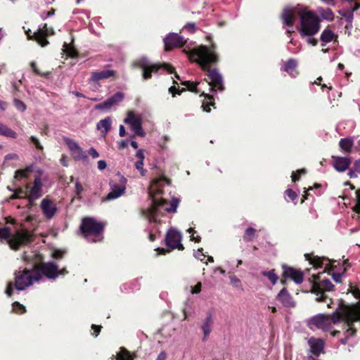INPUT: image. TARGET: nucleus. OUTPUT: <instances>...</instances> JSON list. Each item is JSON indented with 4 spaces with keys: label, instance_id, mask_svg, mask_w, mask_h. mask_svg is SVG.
Listing matches in <instances>:
<instances>
[{
    "label": "nucleus",
    "instance_id": "40",
    "mask_svg": "<svg viewBox=\"0 0 360 360\" xmlns=\"http://www.w3.org/2000/svg\"><path fill=\"white\" fill-rule=\"evenodd\" d=\"M117 360H134L129 352L124 347H121L120 352L116 355Z\"/></svg>",
    "mask_w": 360,
    "mask_h": 360
},
{
    "label": "nucleus",
    "instance_id": "43",
    "mask_svg": "<svg viewBox=\"0 0 360 360\" xmlns=\"http://www.w3.org/2000/svg\"><path fill=\"white\" fill-rule=\"evenodd\" d=\"M307 174V169L304 168L297 169L296 172H293L291 175L292 181L295 183L300 179L302 175Z\"/></svg>",
    "mask_w": 360,
    "mask_h": 360
},
{
    "label": "nucleus",
    "instance_id": "38",
    "mask_svg": "<svg viewBox=\"0 0 360 360\" xmlns=\"http://www.w3.org/2000/svg\"><path fill=\"white\" fill-rule=\"evenodd\" d=\"M111 119L110 117H108L103 120H100L97 124V129H104V131L105 133H107L111 127Z\"/></svg>",
    "mask_w": 360,
    "mask_h": 360
},
{
    "label": "nucleus",
    "instance_id": "26",
    "mask_svg": "<svg viewBox=\"0 0 360 360\" xmlns=\"http://www.w3.org/2000/svg\"><path fill=\"white\" fill-rule=\"evenodd\" d=\"M277 299L282 303L285 307H295V302L292 300V296L288 292L286 288H282L277 295Z\"/></svg>",
    "mask_w": 360,
    "mask_h": 360
},
{
    "label": "nucleus",
    "instance_id": "50",
    "mask_svg": "<svg viewBox=\"0 0 360 360\" xmlns=\"http://www.w3.org/2000/svg\"><path fill=\"white\" fill-rule=\"evenodd\" d=\"M30 140L35 146V147L37 150H43V146L41 145V143L37 138L32 136H30Z\"/></svg>",
    "mask_w": 360,
    "mask_h": 360
},
{
    "label": "nucleus",
    "instance_id": "2",
    "mask_svg": "<svg viewBox=\"0 0 360 360\" xmlns=\"http://www.w3.org/2000/svg\"><path fill=\"white\" fill-rule=\"evenodd\" d=\"M175 77L179 81L180 84L186 86L187 89L181 88L179 89L178 82L174 80V83L178 84L173 85L170 86L168 90H199L198 86H200V89L204 87L205 85L209 86V90H224V80L221 75L218 72L217 69L208 70V79L209 82H195L191 81H183L179 76L175 74Z\"/></svg>",
    "mask_w": 360,
    "mask_h": 360
},
{
    "label": "nucleus",
    "instance_id": "7",
    "mask_svg": "<svg viewBox=\"0 0 360 360\" xmlns=\"http://www.w3.org/2000/svg\"><path fill=\"white\" fill-rule=\"evenodd\" d=\"M41 278V274L38 269L24 268L15 272L14 287L18 290H23L27 287L32 285L34 281H39Z\"/></svg>",
    "mask_w": 360,
    "mask_h": 360
},
{
    "label": "nucleus",
    "instance_id": "27",
    "mask_svg": "<svg viewBox=\"0 0 360 360\" xmlns=\"http://www.w3.org/2000/svg\"><path fill=\"white\" fill-rule=\"evenodd\" d=\"M41 188L42 183L41 178L39 176H36L34 180L33 186L30 189V193L28 195L30 196L31 200H37L41 196Z\"/></svg>",
    "mask_w": 360,
    "mask_h": 360
},
{
    "label": "nucleus",
    "instance_id": "33",
    "mask_svg": "<svg viewBox=\"0 0 360 360\" xmlns=\"http://www.w3.org/2000/svg\"><path fill=\"white\" fill-rule=\"evenodd\" d=\"M354 145V141L350 138L341 139L339 141L340 148L347 153L352 151V148Z\"/></svg>",
    "mask_w": 360,
    "mask_h": 360
},
{
    "label": "nucleus",
    "instance_id": "22",
    "mask_svg": "<svg viewBox=\"0 0 360 360\" xmlns=\"http://www.w3.org/2000/svg\"><path fill=\"white\" fill-rule=\"evenodd\" d=\"M123 98L124 94L120 91H117L115 94L108 98L105 101L96 105V108L99 110L110 109L113 105L120 103L123 99Z\"/></svg>",
    "mask_w": 360,
    "mask_h": 360
},
{
    "label": "nucleus",
    "instance_id": "19",
    "mask_svg": "<svg viewBox=\"0 0 360 360\" xmlns=\"http://www.w3.org/2000/svg\"><path fill=\"white\" fill-rule=\"evenodd\" d=\"M186 42V40L176 33H169L165 39V49L169 51L173 48L183 46Z\"/></svg>",
    "mask_w": 360,
    "mask_h": 360
},
{
    "label": "nucleus",
    "instance_id": "47",
    "mask_svg": "<svg viewBox=\"0 0 360 360\" xmlns=\"http://www.w3.org/2000/svg\"><path fill=\"white\" fill-rule=\"evenodd\" d=\"M13 103L15 107L20 111L24 112L26 110V105L18 98H14Z\"/></svg>",
    "mask_w": 360,
    "mask_h": 360
},
{
    "label": "nucleus",
    "instance_id": "18",
    "mask_svg": "<svg viewBox=\"0 0 360 360\" xmlns=\"http://www.w3.org/2000/svg\"><path fill=\"white\" fill-rule=\"evenodd\" d=\"M124 123L130 125L131 130L135 133V135L143 137L146 133L142 129V122L139 117L136 116L133 112H129L127 117L124 120Z\"/></svg>",
    "mask_w": 360,
    "mask_h": 360
},
{
    "label": "nucleus",
    "instance_id": "29",
    "mask_svg": "<svg viewBox=\"0 0 360 360\" xmlns=\"http://www.w3.org/2000/svg\"><path fill=\"white\" fill-rule=\"evenodd\" d=\"M309 344L311 347V352L313 354L319 356L324 349V342L321 339H310Z\"/></svg>",
    "mask_w": 360,
    "mask_h": 360
},
{
    "label": "nucleus",
    "instance_id": "60",
    "mask_svg": "<svg viewBox=\"0 0 360 360\" xmlns=\"http://www.w3.org/2000/svg\"><path fill=\"white\" fill-rule=\"evenodd\" d=\"M106 167H107V163L105 160H101L98 162V169L103 170L106 168Z\"/></svg>",
    "mask_w": 360,
    "mask_h": 360
},
{
    "label": "nucleus",
    "instance_id": "24",
    "mask_svg": "<svg viewBox=\"0 0 360 360\" xmlns=\"http://www.w3.org/2000/svg\"><path fill=\"white\" fill-rule=\"evenodd\" d=\"M332 158L333 160V165L334 168L340 172L347 170L351 164V160L348 158L332 156Z\"/></svg>",
    "mask_w": 360,
    "mask_h": 360
},
{
    "label": "nucleus",
    "instance_id": "42",
    "mask_svg": "<svg viewBox=\"0 0 360 360\" xmlns=\"http://www.w3.org/2000/svg\"><path fill=\"white\" fill-rule=\"evenodd\" d=\"M63 51L66 53L67 56L72 58H75L77 55V51L73 48L70 46V45L68 44L66 42H65L63 44Z\"/></svg>",
    "mask_w": 360,
    "mask_h": 360
},
{
    "label": "nucleus",
    "instance_id": "31",
    "mask_svg": "<svg viewBox=\"0 0 360 360\" xmlns=\"http://www.w3.org/2000/svg\"><path fill=\"white\" fill-rule=\"evenodd\" d=\"M200 96H204V100L202 103V110L207 112L211 111L210 106H213L215 108L214 98L212 96L205 94V91H202Z\"/></svg>",
    "mask_w": 360,
    "mask_h": 360
},
{
    "label": "nucleus",
    "instance_id": "46",
    "mask_svg": "<svg viewBox=\"0 0 360 360\" xmlns=\"http://www.w3.org/2000/svg\"><path fill=\"white\" fill-rule=\"evenodd\" d=\"M229 278L231 281V283L234 288L243 290L242 283L239 278H238L236 276H231Z\"/></svg>",
    "mask_w": 360,
    "mask_h": 360
},
{
    "label": "nucleus",
    "instance_id": "35",
    "mask_svg": "<svg viewBox=\"0 0 360 360\" xmlns=\"http://www.w3.org/2000/svg\"><path fill=\"white\" fill-rule=\"evenodd\" d=\"M0 135L12 139H16L18 136L15 131L2 123H0Z\"/></svg>",
    "mask_w": 360,
    "mask_h": 360
},
{
    "label": "nucleus",
    "instance_id": "10",
    "mask_svg": "<svg viewBox=\"0 0 360 360\" xmlns=\"http://www.w3.org/2000/svg\"><path fill=\"white\" fill-rule=\"evenodd\" d=\"M79 230L85 238L92 236L95 238L102 235L104 230V224L98 221L91 217H85L82 219Z\"/></svg>",
    "mask_w": 360,
    "mask_h": 360
},
{
    "label": "nucleus",
    "instance_id": "49",
    "mask_svg": "<svg viewBox=\"0 0 360 360\" xmlns=\"http://www.w3.org/2000/svg\"><path fill=\"white\" fill-rule=\"evenodd\" d=\"M135 167L139 170L142 176H145L146 170L143 169V161L138 160L135 163Z\"/></svg>",
    "mask_w": 360,
    "mask_h": 360
},
{
    "label": "nucleus",
    "instance_id": "28",
    "mask_svg": "<svg viewBox=\"0 0 360 360\" xmlns=\"http://www.w3.org/2000/svg\"><path fill=\"white\" fill-rule=\"evenodd\" d=\"M297 61L294 58L288 59L281 68V70L286 72L291 77H295L297 75Z\"/></svg>",
    "mask_w": 360,
    "mask_h": 360
},
{
    "label": "nucleus",
    "instance_id": "17",
    "mask_svg": "<svg viewBox=\"0 0 360 360\" xmlns=\"http://www.w3.org/2000/svg\"><path fill=\"white\" fill-rule=\"evenodd\" d=\"M282 278L285 279L290 278L297 284H300L303 282L304 274L301 270L296 269L285 264L282 265Z\"/></svg>",
    "mask_w": 360,
    "mask_h": 360
},
{
    "label": "nucleus",
    "instance_id": "23",
    "mask_svg": "<svg viewBox=\"0 0 360 360\" xmlns=\"http://www.w3.org/2000/svg\"><path fill=\"white\" fill-rule=\"evenodd\" d=\"M334 285L328 279H323L319 282L313 283L312 292L319 295V293L324 292L325 291H333Z\"/></svg>",
    "mask_w": 360,
    "mask_h": 360
},
{
    "label": "nucleus",
    "instance_id": "56",
    "mask_svg": "<svg viewBox=\"0 0 360 360\" xmlns=\"http://www.w3.org/2000/svg\"><path fill=\"white\" fill-rule=\"evenodd\" d=\"M75 191L76 194L79 198H81L80 195L82 192L83 191V187L82 185L79 182L77 181L75 184Z\"/></svg>",
    "mask_w": 360,
    "mask_h": 360
},
{
    "label": "nucleus",
    "instance_id": "14",
    "mask_svg": "<svg viewBox=\"0 0 360 360\" xmlns=\"http://www.w3.org/2000/svg\"><path fill=\"white\" fill-rule=\"evenodd\" d=\"M31 31L29 30L27 32H26V34L27 35V37L29 39H34L36 40L39 44H40L41 46H45L48 44V41L46 39V36L49 34H53L54 33V31L52 28L50 30L48 29L47 25L44 24L42 27H40L39 29L37 32H34L33 35H31Z\"/></svg>",
    "mask_w": 360,
    "mask_h": 360
},
{
    "label": "nucleus",
    "instance_id": "32",
    "mask_svg": "<svg viewBox=\"0 0 360 360\" xmlns=\"http://www.w3.org/2000/svg\"><path fill=\"white\" fill-rule=\"evenodd\" d=\"M33 172L32 165L27 166L26 168L23 169H18L15 172L14 178L17 180H20L21 179H27L30 174Z\"/></svg>",
    "mask_w": 360,
    "mask_h": 360
},
{
    "label": "nucleus",
    "instance_id": "16",
    "mask_svg": "<svg viewBox=\"0 0 360 360\" xmlns=\"http://www.w3.org/2000/svg\"><path fill=\"white\" fill-rule=\"evenodd\" d=\"M63 141L71 152L72 158L75 160H86L87 155L82 148L72 139L64 137Z\"/></svg>",
    "mask_w": 360,
    "mask_h": 360
},
{
    "label": "nucleus",
    "instance_id": "12",
    "mask_svg": "<svg viewBox=\"0 0 360 360\" xmlns=\"http://www.w3.org/2000/svg\"><path fill=\"white\" fill-rule=\"evenodd\" d=\"M181 239L182 234L181 232L174 228H170L165 235V245L172 250L177 249L179 250H184V247L181 243Z\"/></svg>",
    "mask_w": 360,
    "mask_h": 360
},
{
    "label": "nucleus",
    "instance_id": "36",
    "mask_svg": "<svg viewBox=\"0 0 360 360\" xmlns=\"http://www.w3.org/2000/svg\"><path fill=\"white\" fill-rule=\"evenodd\" d=\"M339 13L344 17L347 22V25H346V27H352V20L354 18V13L352 11H351L349 8H344L340 11H339Z\"/></svg>",
    "mask_w": 360,
    "mask_h": 360
},
{
    "label": "nucleus",
    "instance_id": "20",
    "mask_svg": "<svg viewBox=\"0 0 360 360\" xmlns=\"http://www.w3.org/2000/svg\"><path fill=\"white\" fill-rule=\"evenodd\" d=\"M165 182H167V181L165 177L156 179L153 182L148 192L152 201H154L155 199L160 200L161 198H163L162 195L164 193L163 186Z\"/></svg>",
    "mask_w": 360,
    "mask_h": 360
},
{
    "label": "nucleus",
    "instance_id": "45",
    "mask_svg": "<svg viewBox=\"0 0 360 360\" xmlns=\"http://www.w3.org/2000/svg\"><path fill=\"white\" fill-rule=\"evenodd\" d=\"M321 16L323 17V18L326 20H331L333 19L334 15L333 11L330 8H326L323 9L321 12Z\"/></svg>",
    "mask_w": 360,
    "mask_h": 360
},
{
    "label": "nucleus",
    "instance_id": "3",
    "mask_svg": "<svg viewBox=\"0 0 360 360\" xmlns=\"http://www.w3.org/2000/svg\"><path fill=\"white\" fill-rule=\"evenodd\" d=\"M339 309L340 310V322L343 321L345 337L349 338L356 335L354 323L360 321V304H346L342 300H340Z\"/></svg>",
    "mask_w": 360,
    "mask_h": 360
},
{
    "label": "nucleus",
    "instance_id": "55",
    "mask_svg": "<svg viewBox=\"0 0 360 360\" xmlns=\"http://www.w3.org/2000/svg\"><path fill=\"white\" fill-rule=\"evenodd\" d=\"M319 279H320V274H314V275H312L311 278H310L309 279V281L311 285V292L313 290V283H314L315 282H319Z\"/></svg>",
    "mask_w": 360,
    "mask_h": 360
},
{
    "label": "nucleus",
    "instance_id": "21",
    "mask_svg": "<svg viewBox=\"0 0 360 360\" xmlns=\"http://www.w3.org/2000/svg\"><path fill=\"white\" fill-rule=\"evenodd\" d=\"M42 213L47 219H52L58 211L56 205L48 198H44L40 204Z\"/></svg>",
    "mask_w": 360,
    "mask_h": 360
},
{
    "label": "nucleus",
    "instance_id": "57",
    "mask_svg": "<svg viewBox=\"0 0 360 360\" xmlns=\"http://www.w3.org/2000/svg\"><path fill=\"white\" fill-rule=\"evenodd\" d=\"M13 285L14 284L12 282H9L7 285L6 293L9 297H11L13 295Z\"/></svg>",
    "mask_w": 360,
    "mask_h": 360
},
{
    "label": "nucleus",
    "instance_id": "9",
    "mask_svg": "<svg viewBox=\"0 0 360 360\" xmlns=\"http://www.w3.org/2000/svg\"><path fill=\"white\" fill-rule=\"evenodd\" d=\"M215 46L212 45L210 48L201 46L194 50L191 58L198 62L203 69H207L210 64L217 61V56L214 52Z\"/></svg>",
    "mask_w": 360,
    "mask_h": 360
},
{
    "label": "nucleus",
    "instance_id": "51",
    "mask_svg": "<svg viewBox=\"0 0 360 360\" xmlns=\"http://www.w3.org/2000/svg\"><path fill=\"white\" fill-rule=\"evenodd\" d=\"M65 254V252L62 250H55L53 252L52 257L56 259H62L63 255Z\"/></svg>",
    "mask_w": 360,
    "mask_h": 360
},
{
    "label": "nucleus",
    "instance_id": "54",
    "mask_svg": "<svg viewBox=\"0 0 360 360\" xmlns=\"http://www.w3.org/2000/svg\"><path fill=\"white\" fill-rule=\"evenodd\" d=\"M201 288H202V283H201V282H198L194 287L192 288L191 292L192 294H198L201 291Z\"/></svg>",
    "mask_w": 360,
    "mask_h": 360
},
{
    "label": "nucleus",
    "instance_id": "61",
    "mask_svg": "<svg viewBox=\"0 0 360 360\" xmlns=\"http://www.w3.org/2000/svg\"><path fill=\"white\" fill-rule=\"evenodd\" d=\"M320 296L316 298V301L319 302H326V300L328 299V297L322 293H319Z\"/></svg>",
    "mask_w": 360,
    "mask_h": 360
},
{
    "label": "nucleus",
    "instance_id": "44",
    "mask_svg": "<svg viewBox=\"0 0 360 360\" xmlns=\"http://www.w3.org/2000/svg\"><path fill=\"white\" fill-rule=\"evenodd\" d=\"M356 204L353 207L352 210L356 213L360 214V188L356 190Z\"/></svg>",
    "mask_w": 360,
    "mask_h": 360
},
{
    "label": "nucleus",
    "instance_id": "48",
    "mask_svg": "<svg viewBox=\"0 0 360 360\" xmlns=\"http://www.w3.org/2000/svg\"><path fill=\"white\" fill-rule=\"evenodd\" d=\"M285 194L292 201H294L297 198V193L295 191H294L293 190H292L291 188H288L287 190H285Z\"/></svg>",
    "mask_w": 360,
    "mask_h": 360
},
{
    "label": "nucleus",
    "instance_id": "63",
    "mask_svg": "<svg viewBox=\"0 0 360 360\" xmlns=\"http://www.w3.org/2000/svg\"><path fill=\"white\" fill-rule=\"evenodd\" d=\"M54 12H55L54 9H51V11H49L48 12L43 13L41 14L42 19L44 20L48 17L52 16L54 14Z\"/></svg>",
    "mask_w": 360,
    "mask_h": 360
},
{
    "label": "nucleus",
    "instance_id": "13",
    "mask_svg": "<svg viewBox=\"0 0 360 360\" xmlns=\"http://www.w3.org/2000/svg\"><path fill=\"white\" fill-rule=\"evenodd\" d=\"M304 258L316 269L321 268L325 262H329L328 264H326L325 270L323 273L328 272L330 274V272L333 271L335 268V265L330 264L331 261L329 259L324 257H319L317 255H314L312 252L304 254Z\"/></svg>",
    "mask_w": 360,
    "mask_h": 360
},
{
    "label": "nucleus",
    "instance_id": "52",
    "mask_svg": "<svg viewBox=\"0 0 360 360\" xmlns=\"http://www.w3.org/2000/svg\"><path fill=\"white\" fill-rule=\"evenodd\" d=\"M184 30H186L191 33H193L195 31V25L193 22H188L184 27Z\"/></svg>",
    "mask_w": 360,
    "mask_h": 360
},
{
    "label": "nucleus",
    "instance_id": "25",
    "mask_svg": "<svg viewBox=\"0 0 360 360\" xmlns=\"http://www.w3.org/2000/svg\"><path fill=\"white\" fill-rule=\"evenodd\" d=\"M213 324L214 320L212 317V314L210 311H208L207 313L206 318L203 320L201 326V329L203 332V341H205L207 340L210 333L212 332Z\"/></svg>",
    "mask_w": 360,
    "mask_h": 360
},
{
    "label": "nucleus",
    "instance_id": "64",
    "mask_svg": "<svg viewBox=\"0 0 360 360\" xmlns=\"http://www.w3.org/2000/svg\"><path fill=\"white\" fill-rule=\"evenodd\" d=\"M353 167L356 172L360 173V160H356Z\"/></svg>",
    "mask_w": 360,
    "mask_h": 360
},
{
    "label": "nucleus",
    "instance_id": "41",
    "mask_svg": "<svg viewBox=\"0 0 360 360\" xmlns=\"http://www.w3.org/2000/svg\"><path fill=\"white\" fill-rule=\"evenodd\" d=\"M12 311L18 314H23L26 312V309L25 307L20 302H14L12 304Z\"/></svg>",
    "mask_w": 360,
    "mask_h": 360
},
{
    "label": "nucleus",
    "instance_id": "15",
    "mask_svg": "<svg viewBox=\"0 0 360 360\" xmlns=\"http://www.w3.org/2000/svg\"><path fill=\"white\" fill-rule=\"evenodd\" d=\"M39 270L41 276L44 275L49 279H55L58 276V266L55 262L41 263L34 266Z\"/></svg>",
    "mask_w": 360,
    "mask_h": 360
},
{
    "label": "nucleus",
    "instance_id": "8",
    "mask_svg": "<svg viewBox=\"0 0 360 360\" xmlns=\"http://www.w3.org/2000/svg\"><path fill=\"white\" fill-rule=\"evenodd\" d=\"M341 316L338 307L331 315L319 314L310 318L308 320V326L311 328L315 326L316 328L328 330L332 328V325L340 322Z\"/></svg>",
    "mask_w": 360,
    "mask_h": 360
},
{
    "label": "nucleus",
    "instance_id": "53",
    "mask_svg": "<svg viewBox=\"0 0 360 360\" xmlns=\"http://www.w3.org/2000/svg\"><path fill=\"white\" fill-rule=\"evenodd\" d=\"M101 328H102V326H98V325H95V324H92L91 326V329L94 330V333H92L95 337H97L101 330Z\"/></svg>",
    "mask_w": 360,
    "mask_h": 360
},
{
    "label": "nucleus",
    "instance_id": "5",
    "mask_svg": "<svg viewBox=\"0 0 360 360\" xmlns=\"http://www.w3.org/2000/svg\"><path fill=\"white\" fill-rule=\"evenodd\" d=\"M11 228L4 226L0 229V238L8 239V243L11 249L18 250L22 245L31 243L34 237L27 229L17 231L11 237Z\"/></svg>",
    "mask_w": 360,
    "mask_h": 360
},
{
    "label": "nucleus",
    "instance_id": "11",
    "mask_svg": "<svg viewBox=\"0 0 360 360\" xmlns=\"http://www.w3.org/2000/svg\"><path fill=\"white\" fill-rule=\"evenodd\" d=\"M117 175L119 177L118 182L117 183L114 181H111L110 182L111 191L104 198L105 201L115 200L125 193L127 179L124 176L121 175L119 172Z\"/></svg>",
    "mask_w": 360,
    "mask_h": 360
},
{
    "label": "nucleus",
    "instance_id": "34",
    "mask_svg": "<svg viewBox=\"0 0 360 360\" xmlns=\"http://www.w3.org/2000/svg\"><path fill=\"white\" fill-rule=\"evenodd\" d=\"M335 38L334 32L330 29H325L321 34V41L322 46L332 41Z\"/></svg>",
    "mask_w": 360,
    "mask_h": 360
},
{
    "label": "nucleus",
    "instance_id": "6",
    "mask_svg": "<svg viewBox=\"0 0 360 360\" xmlns=\"http://www.w3.org/2000/svg\"><path fill=\"white\" fill-rule=\"evenodd\" d=\"M134 66L141 68L142 71V76L144 79H148L152 77L153 75H161L163 72L172 73L173 68L166 63L162 65L153 64L146 57H141L134 63Z\"/></svg>",
    "mask_w": 360,
    "mask_h": 360
},
{
    "label": "nucleus",
    "instance_id": "4",
    "mask_svg": "<svg viewBox=\"0 0 360 360\" xmlns=\"http://www.w3.org/2000/svg\"><path fill=\"white\" fill-rule=\"evenodd\" d=\"M179 202V200L176 198H172L170 202L165 198H161L160 200L155 199L149 207L141 209V214L150 222L158 223L159 222L158 217L163 216L165 212H175Z\"/></svg>",
    "mask_w": 360,
    "mask_h": 360
},
{
    "label": "nucleus",
    "instance_id": "39",
    "mask_svg": "<svg viewBox=\"0 0 360 360\" xmlns=\"http://www.w3.org/2000/svg\"><path fill=\"white\" fill-rule=\"evenodd\" d=\"M261 274L266 278L271 281V283L273 285H275L278 280V276L275 273V269H272L271 271H262L261 272Z\"/></svg>",
    "mask_w": 360,
    "mask_h": 360
},
{
    "label": "nucleus",
    "instance_id": "58",
    "mask_svg": "<svg viewBox=\"0 0 360 360\" xmlns=\"http://www.w3.org/2000/svg\"><path fill=\"white\" fill-rule=\"evenodd\" d=\"M332 277H333V279L335 281V282L341 283L342 274L333 272L332 274Z\"/></svg>",
    "mask_w": 360,
    "mask_h": 360
},
{
    "label": "nucleus",
    "instance_id": "1",
    "mask_svg": "<svg viewBox=\"0 0 360 360\" xmlns=\"http://www.w3.org/2000/svg\"><path fill=\"white\" fill-rule=\"evenodd\" d=\"M296 17L300 18V25L297 27L302 37H309L307 39L308 44L312 46L317 44V40L310 37L316 34L319 29V19L312 11L307 10L301 5L295 7H285L281 14L283 25L292 27Z\"/></svg>",
    "mask_w": 360,
    "mask_h": 360
},
{
    "label": "nucleus",
    "instance_id": "30",
    "mask_svg": "<svg viewBox=\"0 0 360 360\" xmlns=\"http://www.w3.org/2000/svg\"><path fill=\"white\" fill-rule=\"evenodd\" d=\"M114 75V71L111 70H103L92 73L91 79L94 82L108 79Z\"/></svg>",
    "mask_w": 360,
    "mask_h": 360
},
{
    "label": "nucleus",
    "instance_id": "59",
    "mask_svg": "<svg viewBox=\"0 0 360 360\" xmlns=\"http://www.w3.org/2000/svg\"><path fill=\"white\" fill-rule=\"evenodd\" d=\"M89 155H90L93 158H97L99 156L98 153L94 148H90L88 150Z\"/></svg>",
    "mask_w": 360,
    "mask_h": 360
},
{
    "label": "nucleus",
    "instance_id": "62",
    "mask_svg": "<svg viewBox=\"0 0 360 360\" xmlns=\"http://www.w3.org/2000/svg\"><path fill=\"white\" fill-rule=\"evenodd\" d=\"M155 251L157 252L158 255H166L167 253L169 252V250H167L164 248H158L155 249Z\"/></svg>",
    "mask_w": 360,
    "mask_h": 360
},
{
    "label": "nucleus",
    "instance_id": "37",
    "mask_svg": "<svg viewBox=\"0 0 360 360\" xmlns=\"http://www.w3.org/2000/svg\"><path fill=\"white\" fill-rule=\"evenodd\" d=\"M257 236V230L252 227H248L245 229L243 238L245 242H251Z\"/></svg>",
    "mask_w": 360,
    "mask_h": 360
}]
</instances>
